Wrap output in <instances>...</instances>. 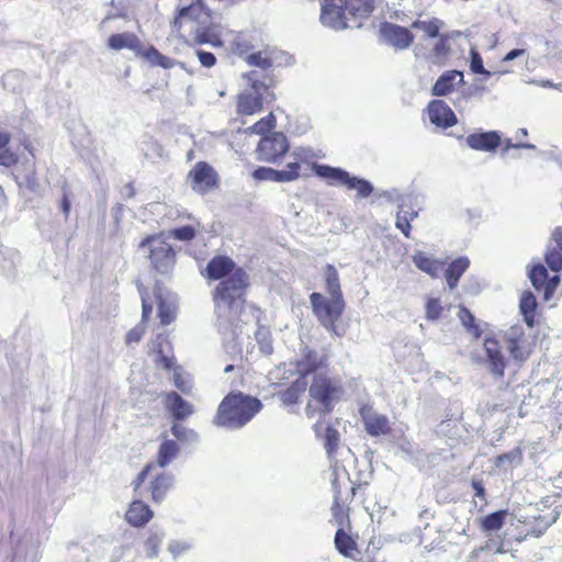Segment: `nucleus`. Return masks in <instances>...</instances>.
<instances>
[{"instance_id": "nucleus-48", "label": "nucleus", "mask_w": 562, "mask_h": 562, "mask_svg": "<svg viewBox=\"0 0 562 562\" xmlns=\"http://www.w3.org/2000/svg\"><path fill=\"white\" fill-rule=\"evenodd\" d=\"M274 122H276L274 116L272 113H270L268 116H266V117L259 120L257 123H255L248 130L255 134H263L265 132L270 131L274 126Z\"/></svg>"}, {"instance_id": "nucleus-47", "label": "nucleus", "mask_w": 562, "mask_h": 562, "mask_svg": "<svg viewBox=\"0 0 562 562\" xmlns=\"http://www.w3.org/2000/svg\"><path fill=\"white\" fill-rule=\"evenodd\" d=\"M521 461H522L521 450L519 448H515L514 450H512L507 453L499 454L496 458V465L501 467L505 462H508L512 465H520Z\"/></svg>"}, {"instance_id": "nucleus-5", "label": "nucleus", "mask_w": 562, "mask_h": 562, "mask_svg": "<svg viewBox=\"0 0 562 562\" xmlns=\"http://www.w3.org/2000/svg\"><path fill=\"white\" fill-rule=\"evenodd\" d=\"M140 249L148 248L153 268L160 274H168L176 263V252L170 244L159 236L153 235L143 239Z\"/></svg>"}, {"instance_id": "nucleus-25", "label": "nucleus", "mask_w": 562, "mask_h": 562, "mask_svg": "<svg viewBox=\"0 0 562 562\" xmlns=\"http://www.w3.org/2000/svg\"><path fill=\"white\" fill-rule=\"evenodd\" d=\"M469 265L470 260L467 257H459L449 265L446 271V280L451 290L458 284Z\"/></svg>"}, {"instance_id": "nucleus-16", "label": "nucleus", "mask_w": 562, "mask_h": 562, "mask_svg": "<svg viewBox=\"0 0 562 562\" xmlns=\"http://www.w3.org/2000/svg\"><path fill=\"white\" fill-rule=\"evenodd\" d=\"M153 350L156 353L155 364L158 368L170 370L175 366V357L172 347L167 337L159 335L156 341L153 342Z\"/></svg>"}, {"instance_id": "nucleus-50", "label": "nucleus", "mask_w": 562, "mask_h": 562, "mask_svg": "<svg viewBox=\"0 0 562 562\" xmlns=\"http://www.w3.org/2000/svg\"><path fill=\"white\" fill-rule=\"evenodd\" d=\"M525 338H527V337L525 335V330H524L522 326H520V325H514V326L509 327L505 331V335H504V340L506 342V346H508L513 342L520 341Z\"/></svg>"}, {"instance_id": "nucleus-60", "label": "nucleus", "mask_w": 562, "mask_h": 562, "mask_svg": "<svg viewBox=\"0 0 562 562\" xmlns=\"http://www.w3.org/2000/svg\"><path fill=\"white\" fill-rule=\"evenodd\" d=\"M252 177L257 180L274 182V169L270 167H259L252 172Z\"/></svg>"}, {"instance_id": "nucleus-23", "label": "nucleus", "mask_w": 562, "mask_h": 562, "mask_svg": "<svg viewBox=\"0 0 562 562\" xmlns=\"http://www.w3.org/2000/svg\"><path fill=\"white\" fill-rule=\"evenodd\" d=\"M351 19H367L373 11L374 0H342Z\"/></svg>"}, {"instance_id": "nucleus-57", "label": "nucleus", "mask_w": 562, "mask_h": 562, "mask_svg": "<svg viewBox=\"0 0 562 562\" xmlns=\"http://www.w3.org/2000/svg\"><path fill=\"white\" fill-rule=\"evenodd\" d=\"M448 40H449L448 35L439 34V40L437 41V43L435 44V46L432 48V54L437 58H441L448 54V52H449Z\"/></svg>"}, {"instance_id": "nucleus-26", "label": "nucleus", "mask_w": 562, "mask_h": 562, "mask_svg": "<svg viewBox=\"0 0 562 562\" xmlns=\"http://www.w3.org/2000/svg\"><path fill=\"white\" fill-rule=\"evenodd\" d=\"M412 259L419 270L426 272L432 278L438 274L441 267V262L419 250L415 251V254L412 256Z\"/></svg>"}, {"instance_id": "nucleus-2", "label": "nucleus", "mask_w": 562, "mask_h": 562, "mask_svg": "<svg viewBox=\"0 0 562 562\" xmlns=\"http://www.w3.org/2000/svg\"><path fill=\"white\" fill-rule=\"evenodd\" d=\"M172 32L181 35L184 29L198 44L223 45L217 26L212 21L210 10L202 0H195L190 5L178 11L172 24Z\"/></svg>"}, {"instance_id": "nucleus-46", "label": "nucleus", "mask_w": 562, "mask_h": 562, "mask_svg": "<svg viewBox=\"0 0 562 562\" xmlns=\"http://www.w3.org/2000/svg\"><path fill=\"white\" fill-rule=\"evenodd\" d=\"M546 263L554 271L559 272L562 270V250L561 248H549L546 252Z\"/></svg>"}, {"instance_id": "nucleus-10", "label": "nucleus", "mask_w": 562, "mask_h": 562, "mask_svg": "<svg viewBox=\"0 0 562 562\" xmlns=\"http://www.w3.org/2000/svg\"><path fill=\"white\" fill-rule=\"evenodd\" d=\"M484 363L488 372L495 378H503L507 360L502 350L499 341L495 338L484 340Z\"/></svg>"}, {"instance_id": "nucleus-21", "label": "nucleus", "mask_w": 562, "mask_h": 562, "mask_svg": "<svg viewBox=\"0 0 562 562\" xmlns=\"http://www.w3.org/2000/svg\"><path fill=\"white\" fill-rule=\"evenodd\" d=\"M323 430L325 431L324 447L326 449L328 458L333 460L338 448L340 435L338 430L335 429L333 426L327 425L324 427L321 422H317L314 425L315 435L319 437Z\"/></svg>"}, {"instance_id": "nucleus-63", "label": "nucleus", "mask_w": 562, "mask_h": 562, "mask_svg": "<svg viewBox=\"0 0 562 562\" xmlns=\"http://www.w3.org/2000/svg\"><path fill=\"white\" fill-rule=\"evenodd\" d=\"M559 518V513L554 512L550 516H539L537 519L540 521V529L537 536L541 535L544 530H547L552 524H554Z\"/></svg>"}, {"instance_id": "nucleus-9", "label": "nucleus", "mask_w": 562, "mask_h": 562, "mask_svg": "<svg viewBox=\"0 0 562 562\" xmlns=\"http://www.w3.org/2000/svg\"><path fill=\"white\" fill-rule=\"evenodd\" d=\"M321 22L334 30H344L351 19L342 0H321Z\"/></svg>"}, {"instance_id": "nucleus-38", "label": "nucleus", "mask_w": 562, "mask_h": 562, "mask_svg": "<svg viewBox=\"0 0 562 562\" xmlns=\"http://www.w3.org/2000/svg\"><path fill=\"white\" fill-rule=\"evenodd\" d=\"M146 59L154 66H159L165 69L172 68L175 60L159 53L155 47H150L145 53Z\"/></svg>"}, {"instance_id": "nucleus-40", "label": "nucleus", "mask_w": 562, "mask_h": 562, "mask_svg": "<svg viewBox=\"0 0 562 562\" xmlns=\"http://www.w3.org/2000/svg\"><path fill=\"white\" fill-rule=\"evenodd\" d=\"M336 549L345 557L350 555V551L355 547V541L342 530L338 529L335 535Z\"/></svg>"}, {"instance_id": "nucleus-15", "label": "nucleus", "mask_w": 562, "mask_h": 562, "mask_svg": "<svg viewBox=\"0 0 562 562\" xmlns=\"http://www.w3.org/2000/svg\"><path fill=\"white\" fill-rule=\"evenodd\" d=\"M501 142V135L496 131L473 133L465 138V143L470 148L481 151H494Z\"/></svg>"}, {"instance_id": "nucleus-54", "label": "nucleus", "mask_w": 562, "mask_h": 562, "mask_svg": "<svg viewBox=\"0 0 562 562\" xmlns=\"http://www.w3.org/2000/svg\"><path fill=\"white\" fill-rule=\"evenodd\" d=\"M470 57H471L470 68L474 74H482V75L491 76V72L487 71L483 66V59H482L481 55L475 49H473V48L471 49Z\"/></svg>"}, {"instance_id": "nucleus-34", "label": "nucleus", "mask_w": 562, "mask_h": 562, "mask_svg": "<svg viewBox=\"0 0 562 562\" xmlns=\"http://www.w3.org/2000/svg\"><path fill=\"white\" fill-rule=\"evenodd\" d=\"M513 358L519 362L526 361L531 353V344L527 338L506 346Z\"/></svg>"}, {"instance_id": "nucleus-59", "label": "nucleus", "mask_w": 562, "mask_h": 562, "mask_svg": "<svg viewBox=\"0 0 562 562\" xmlns=\"http://www.w3.org/2000/svg\"><path fill=\"white\" fill-rule=\"evenodd\" d=\"M191 546L187 541H171L168 544V551L172 554L173 558L181 555L182 553L190 550Z\"/></svg>"}, {"instance_id": "nucleus-20", "label": "nucleus", "mask_w": 562, "mask_h": 562, "mask_svg": "<svg viewBox=\"0 0 562 562\" xmlns=\"http://www.w3.org/2000/svg\"><path fill=\"white\" fill-rule=\"evenodd\" d=\"M158 317L164 326L171 324L177 316L178 304L173 295L164 296L161 292L157 293Z\"/></svg>"}, {"instance_id": "nucleus-58", "label": "nucleus", "mask_w": 562, "mask_h": 562, "mask_svg": "<svg viewBox=\"0 0 562 562\" xmlns=\"http://www.w3.org/2000/svg\"><path fill=\"white\" fill-rule=\"evenodd\" d=\"M142 299V323L147 321L153 312V305L148 303L147 292L142 285H137Z\"/></svg>"}, {"instance_id": "nucleus-41", "label": "nucleus", "mask_w": 562, "mask_h": 562, "mask_svg": "<svg viewBox=\"0 0 562 562\" xmlns=\"http://www.w3.org/2000/svg\"><path fill=\"white\" fill-rule=\"evenodd\" d=\"M171 434L180 441L193 443L199 440V435L193 429L187 428L181 424H175L171 427Z\"/></svg>"}, {"instance_id": "nucleus-36", "label": "nucleus", "mask_w": 562, "mask_h": 562, "mask_svg": "<svg viewBox=\"0 0 562 562\" xmlns=\"http://www.w3.org/2000/svg\"><path fill=\"white\" fill-rule=\"evenodd\" d=\"M246 61L248 65L258 67L262 70H268L273 66L272 54L268 52L251 53L246 56Z\"/></svg>"}, {"instance_id": "nucleus-22", "label": "nucleus", "mask_w": 562, "mask_h": 562, "mask_svg": "<svg viewBox=\"0 0 562 562\" xmlns=\"http://www.w3.org/2000/svg\"><path fill=\"white\" fill-rule=\"evenodd\" d=\"M456 79H459V82H462L463 74L459 70H449L443 72L435 82L431 93L437 97L450 93L453 89Z\"/></svg>"}, {"instance_id": "nucleus-51", "label": "nucleus", "mask_w": 562, "mask_h": 562, "mask_svg": "<svg viewBox=\"0 0 562 562\" xmlns=\"http://www.w3.org/2000/svg\"><path fill=\"white\" fill-rule=\"evenodd\" d=\"M331 467H333V475H334V477L331 479V486L335 491V499L337 501L340 495L339 480H340V477L348 476V473H347L345 467L339 465L337 461H335V463Z\"/></svg>"}, {"instance_id": "nucleus-28", "label": "nucleus", "mask_w": 562, "mask_h": 562, "mask_svg": "<svg viewBox=\"0 0 562 562\" xmlns=\"http://www.w3.org/2000/svg\"><path fill=\"white\" fill-rule=\"evenodd\" d=\"M364 426L371 436L384 435L390 430L389 419L381 414H370L364 417Z\"/></svg>"}, {"instance_id": "nucleus-52", "label": "nucleus", "mask_w": 562, "mask_h": 562, "mask_svg": "<svg viewBox=\"0 0 562 562\" xmlns=\"http://www.w3.org/2000/svg\"><path fill=\"white\" fill-rule=\"evenodd\" d=\"M415 216H417L416 212H398L396 216V227L401 229V232L408 237V231L411 228L409 221H412Z\"/></svg>"}, {"instance_id": "nucleus-44", "label": "nucleus", "mask_w": 562, "mask_h": 562, "mask_svg": "<svg viewBox=\"0 0 562 562\" xmlns=\"http://www.w3.org/2000/svg\"><path fill=\"white\" fill-rule=\"evenodd\" d=\"M291 157L293 158L291 162H297L299 172H301L302 164H310L316 158V155L311 148L297 147L292 151Z\"/></svg>"}, {"instance_id": "nucleus-14", "label": "nucleus", "mask_w": 562, "mask_h": 562, "mask_svg": "<svg viewBox=\"0 0 562 562\" xmlns=\"http://www.w3.org/2000/svg\"><path fill=\"white\" fill-rule=\"evenodd\" d=\"M429 120L436 126L448 128L457 123L453 111L442 100H434L428 104Z\"/></svg>"}, {"instance_id": "nucleus-33", "label": "nucleus", "mask_w": 562, "mask_h": 562, "mask_svg": "<svg viewBox=\"0 0 562 562\" xmlns=\"http://www.w3.org/2000/svg\"><path fill=\"white\" fill-rule=\"evenodd\" d=\"M306 382L296 380L286 390L280 393V398L285 405L295 404L300 395L305 391Z\"/></svg>"}, {"instance_id": "nucleus-27", "label": "nucleus", "mask_w": 562, "mask_h": 562, "mask_svg": "<svg viewBox=\"0 0 562 562\" xmlns=\"http://www.w3.org/2000/svg\"><path fill=\"white\" fill-rule=\"evenodd\" d=\"M165 537L166 533L160 527L155 525L149 529V535L145 541L147 558L154 559L158 557L160 544Z\"/></svg>"}, {"instance_id": "nucleus-6", "label": "nucleus", "mask_w": 562, "mask_h": 562, "mask_svg": "<svg viewBox=\"0 0 562 562\" xmlns=\"http://www.w3.org/2000/svg\"><path fill=\"white\" fill-rule=\"evenodd\" d=\"M311 305L321 324L336 335H340L337 330L336 322L340 318L345 301L337 299H326L321 293L314 292L310 296Z\"/></svg>"}, {"instance_id": "nucleus-62", "label": "nucleus", "mask_w": 562, "mask_h": 562, "mask_svg": "<svg viewBox=\"0 0 562 562\" xmlns=\"http://www.w3.org/2000/svg\"><path fill=\"white\" fill-rule=\"evenodd\" d=\"M560 281H561V279L557 274L551 278H549V277L547 278V281L543 286L544 299L547 301L551 297V295L555 291L557 286L559 285Z\"/></svg>"}, {"instance_id": "nucleus-1", "label": "nucleus", "mask_w": 562, "mask_h": 562, "mask_svg": "<svg viewBox=\"0 0 562 562\" xmlns=\"http://www.w3.org/2000/svg\"><path fill=\"white\" fill-rule=\"evenodd\" d=\"M210 279L222 280L214 291V305L217 318L229 323L244 303L245 291L248 286L246 272L235 267V262L225 256H216L206 266Z\"/></svg>"}, {"instance_id": "nucleus-30", "label": "nucleus", "mask_w": 562, "mask_h": 562, "mask_svg": "<svg viewBox=\"0 0 562 562\" xmlns=\"http://www.w3.org/2000/svg\"><path fill=\"white\" fill-rule=\"evenodd\" d=\"M138 43V38L132 33L113 34L108 41L109 47L114 50L123 48L135 49Z\"/></svg>"}, {"instance_id": "nucleus-4", "label": "nucleus", "mask_w": 562, "mask_h": 562, "mask_svg": "<svg viewBox=\"0 0 562 562\" xmlns=\"http://www.w3.org/2000/svg\"><path fill=\"white\" fill-rule=\"evenodd\" d=\"M249 85L250 90L239 94L237 109L240 114L252 115L260 112L265 102L274 100V94L270 91L265 81L261 80L260 72L252 70L244 76Z\"/></svg>"}, {"instance_id": "nucleus-31", "label": "nucleus", "mask_w": 562, "mask_h": 562, "mask_svg": "<svg viewBox=\"0 0 562 562\" xmlns=\"http://www.w3.org/2000/svg\"><path fill=\"white\" fill-rule=\"evenodd\" d=\"M536 307V297L530 292L525 293L520 299L519 308L524 316V321L529 328H531L535 324Z\"/></svg>"}, {"instance_id": "nucleus-35", "label": "nucleus", "mask_w": 562, "mask_h": 562, "mask_svg": "<svg viewBox=\"0 0 562 562\" xmlns=\"http://www.w3.org/2000/svg\"><path fill=\"white\" fill-rule=\"evenodd\" d=\"M506 515V510H498L484 517L482 520L483 531L493 532L499 530L504 525Z\"/></svg>"}, {"instance_id": "nucleus-53", "label": "nucleus", "mask_w": 562, "mask_h": 562, "mask_svg": "<svg viewBox=\"0 0 562 562\" xmlns=\"http://www.w3.org/2000/svg\"><path fill=\"white\" fill-rule=\"evenodd\" d=\"M251 48V44L245 38L238 37L232 43L233 53L239 57H244L245 59L246 56L249 55Z\"/></svg>"}, {"instance_id": "nucleus-39", "label": "nucleus", "mask_w": 562, "mask_h": 562, "mask_svg": "<svg viewBox=\"0 0 562 562\" xmlns=\"http://www.w3.org/2000/svg\"><path fill=\"white\" fill-rule=\"evenodd\" d=\"M318 355L315 351H308L304 359L297 363V371L302 375H306L318 368L319 364Z\"/></svg>"}, {"instance_id": "nucleus-49", "label": "nucleus", "mask_w": 562, "mask_h": 562, "mask_svg": "<svg viewBox=\"0 0 562 562\" xmlns=\"http://www.w3.org/2000/svg\"><path fill=\"white\" fill-rule=\"evenodd\" d=\"M169 235L173 237L175 239L182 240V241H189L192 240L195 236V229L190 226H181L175 229H171L169 232Z\"/></svg>"}, {"instance_id": "nucleus-61", "label": "nucleus", "mask_w": 562, "mask_h": 562, "mask_svg": "<svg viewBox=\"0 0 562 562\" xmlns=\"http://www.w3.org/2000/svg\"><path fill=\"white\" fill-rule=\"evenodd\" d=\"M144 334H145V327L143 324H139V325L135 326L134 328H132L126 334L125 341L127 345L137 344L140 341Z\"/></svg>"}, {"instance_id": "nucleus-13", "label": "nucleus", "mask_w": 562, "mask_h": 562, "mask_svg": "<svg viewBox=\"0 0 562 562\" xmlns=\"http://www.w3.org/2000/svg\"><path fill=\"white\" fill-rule=\"evenodd\" d=\"M191 187L196 192H205L216 183V173L206 162L200 161L189 172Z\"/></svg>"}, {"instance_id": "nucleus-45", "label": "nucleus", "mask_w": 562, "mask_h": 562, "mask_svg": "<svg viewBox=\"0 0 562 562\" xmlns=\"http://www.w3.org/2000/svg\"><path fill=\"white\" fill-rule=\"evenodd\" d=\"M256 340L259 344L260 351L263 355H271L273 352V346L271 335L268 329L260 327L255 334Z\"/></svg>"}, {"instance_id": "nucleus-18", "label": "nucleus", "mask_w": 562, "mask_h": 562, "mask_svg": "<svg viewBox=\"0 0 562 562\" xmlns=\"http://www.w3.org/2000/svg\"><path fill=\"white\" fill-rule=\"evenodd\" d=\"M165 404L173 418L178 420H182L194 413L193 405L183 400L176 392H170L166 395Z\"/></svg>"}, {"instance_id": "nucleus-64", "label": "nucleus", "mask_w": 562, "mask_h": 562, "mask_svg": "<svg viewBox=\"0 0 562 562\" xmlns=\"http://www.w3.org/2000/svg\"><path fill=\"white\" fill-rule=\"evenodd\" d=\"M196 56L204 67H213L216 63V57L213 53L204 52V50H196Z\"/></svg>"}, {"instance_id": "nucleus-56", "label": "nucleus", "mask_w": 562, "mask_h": 562, "mask_svg": "<svg viewBox=\"0 0 562 562\" xmlns=\"http://www.w3.org/2000/svg\"><path fill=\"white\" fill-rule=\"evenodd\" d=\"M442 307L438 299H429L426 304V316L428 319H438L441 314Z\"/></svg>"}, {"instance_id": "nucleus-11", "label": "nucleus", "mask_w": 562, "mask_h": 562, "mask_svg": "<svg viewBox=\"0 0 562 562\" xmlns=\"http://www.w3.org/2000/svg\"><path fill=\"white\" fill-rule=\"evenodd\" d=\"M338 389L330 379L316 375L310 387V395L322 405V412L327 413L331 409V402L337 395Z\"/></svg>"}, {"instance_id": "nucleus-7", "label": "nucleus", "mask_w": 562, "mask_h": 562, "mask_svg": "<svg viewBox=\"0 0 562 562\" xmlns=\"http://www.w3.org/2000/svg\"><path fill=\"white\" fill-rule=\"evenodd\" d=\"M289 142L284 134L280 132L271 133L263 136L257 145V159L276 164L289 150Z\"/></svg>"}, {"instance_id": "nucleus-17", "label": "nucleus", "mask_w": 562, "mask_h": 562, "mask_svg": "<svg viewBox=\"0 0 562 562\" xmlns=\"http://www.w3.org/2000/svg\"><path fill=\"white\" fill-rule=\"evenodd\" d=\"M153 516L154 513L147 504L142 501H134L125 514V519L134 527H143L153 518Z\"/></svg>"}, {"instance_id": "nucleus-19", "label": "nucleus", "mask_w": 562, "mask_h": 562, "mask_svg": "<svg viewBox=\"0 0 562 562\" xmlns=\"http://www.w3.org/2000/svg\"><path fill=\"white\" fill-rule=\"evenodd\" d=\"M173 484L175 476L172 474L160 473L155 475L148 487L153 502L161 503L165 499L168 491L173 487Z\"/></svg>"}, {"instance_id": "nucleus-55", "label": "nucleus", "mask_w": 562, "mask_h": 562, "mask_svg": "<svg viewBox=\"0 0 562 562\" xmlns=\"http://www.w3.org/2000/svg\"><path fill=\"white\" fill-rule=\"evenodd\" d=\"M173 382L177 389H179L182 393L189 394L192 391V384L190 381H186L181 373L180 368L176 367L173 368Z\"/></svg>"}, {"instance_id": "nucleus-8", "label": "nucleus", "mask_w": 562, "mask_h": 562, "mask_svg": "<svg viewBox=\"0 0 562 562\" xmlns=\"http://www.w3.org/2000/svg\"><path fill=\"white\" fill-rule=\"evenodd\" d=\"M316 173L323 178L337 180L348 189L357 190L360 198H368L373 192V186L368 180L352 177L340 168L319 165L316 167Z\"/></svg>"}, {"instance_id": "nucleus-3", "label": "nucleus", "mask_w": 562, "mask_h": 562, "mask_svg": "<svg viewBox=\"0 0 562 562\" xmlns=\"http://www.w3.org/2000/svg\"><path fill=\"white\" fill-rule=\"evenodd\" d=\"M262 408V403L254 396L229 393L218 405L213 423L231 430L240 429Z\"/></svg>"}, {"instance_id": "nucleus-32", "label": "nucleus", "mask_w": 562, "mask_h": 562, "mask_svg": "<svg viewBox=\"0 0 562 562\" xmlns=\"http://www.w3.org/2000/svg\"><path fill=\"white\" fill-rule=\"evenodd\" d=\"M412 29L423 31L428 37H438L439 31L443 26V22L437 18L429 21L416 20L412 23Z\"/></svg>"}, {"instance_id": "nucleus-24", "label": "nucleus", "mask_w": 562, "mask_h": 562, "mask_svg": "<svg viewBox=\"0 0 562 562\" xmlns=\"http://www.w3.org/2000/svg\"><path fill=\"white\" fill-rule=\"evenodd\" d=\"M180 447L175 440H164L157 452V464L160 468H166L173 459L177 458Z\"/></svg>"}, {"instance_id": "nucleus-42", "label": "nucleus", "mask_w": 562, "mask_h": 562, "mask_svg": "<svg viewBox=\"0 0 562 562\" xmlns=\"http://www.w3.org/2000/svg\"><path fill=\"white\" fill-rule=\"evenodd\" d=\"M548 277V271L541 263L536 265L529 272V279L537 290L543 289Z\"/></svg>"}, {"instance_id": "nucleus-43", "label": "nucleus", "mask_w": 562, "mask_h": 562, "mask_svg": "<svg viewBox=\"0 0 562 562\" xmlns=\"http://www.w3.org/2000/svg\"><path fill=\"white\" fill-rule=\"evenodd\" d=\"M459 318L462 325L471 333L475 338L481 336V329L475 325V318L473 314L465 307H461L459 311Z\"/></svg>"}, {"instance_id": "nucleus-37", "label": "nucleus", "mask_w": 562, "mask_h": 562, "mask_svg": "<svg viewBox=\"0 0 562 562\" xmlns=\"http://www.w3.org/2000/svg\"><path fill=\"white\" fill-rule=\"evenodd\" d=\"M301 177L297 162H289L285 169H274V182H292Z\"/></svg>"}, {"instance_id": "nucleus-29", "label": "nucleus", "mask_w": 562, "mask_h": 562, "mask_svg": "<svg viewBox=\"0 0 562 562\" xmlns=\"http://www.w3.org/2000/svg\"><path fill=\"white\" fill-rule=\"evenodd\" d=\"M326 278V291L329 294V299L344 300L340 289L339 274L336 268L331 265L326 266L325 270Z\"/></svg>"}, {"instance_id": "nucleus-12", "label": "nucleus", "mask_w": 562, "mask_h": 562, "mask_svg": "<svg viewBox=\"0 0 562 562\" xmlns=\"http://www.w3.org/2000/svg\"><path fill=\"white\" fill-rule=\"evenodd\" d=\"M383 41L395 49L408 48L414 36L408 29L392 23H383L380 30Z\"/></svg>"}]
</instances>
